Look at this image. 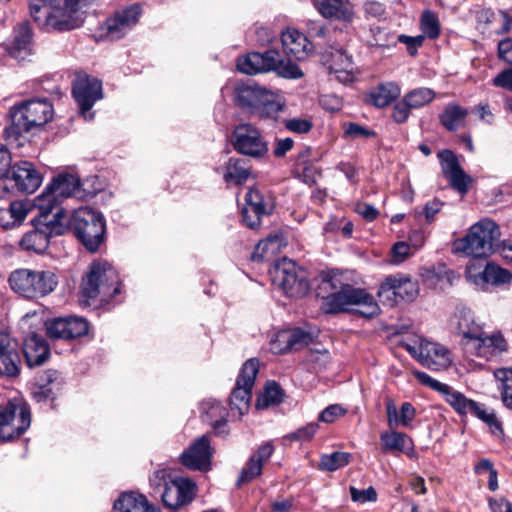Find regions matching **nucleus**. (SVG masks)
I'll return each instance as SVG.
<instances>
[{
  "mask_svg": "<svg viewBox=\"0 0 512 512\" xmlns=\"http://www.w3.org/2000/svg\"><path fill=\"white\" fill-rule=\"evenodd\" d=\"M50 204L51 200L45 197L35 202V209L38 210V215L32 220L35 229L25 233L20 240L19 244L23 250L44 253L52 236L63 235L68 230L70 220L65 210L51 214L48 212Z\"/></svg>",
  "mask_w": 512,
  "mask_h": 512,
  "instance_id": "1",
  "label": "nucleus"
},
{
  "mask_svg": "<svg viewBox=\"0 0 512 512\" xmlns=\"http://www.w3.org/2000/svg\"><path fill=\"white\" fill-rule=\"evenodd\" d=\"M323 286L325 289L333 290L324 298L321 306L327 314L348 311L354 306L357 307L356 311L364 317H373L379 312V306L372 295L363 289L341 283L336 275L324 280Z\"/></svg>",
  "mask_w": 512,
  "mask_h": 512,
  "instance_id": "2",
  "label": "nucleus"
},
{
  "mask_svg": "<svg viewBox=\"0 0 512 512\" xmlns=\"http://www.w3.org/2000/svg\"><path fill=\"white\" fill-rule=\"evenodd\" d=\"M80 0H30V15L46 31H68L80 26Z\"/></svg>",
  "mask_w": 512,
  "mask_h": 512,
  "instance_id": "3",
  "label": "nucleus"
},
{
  "mask_svg": "<svg viewBox=\"0 0 512 512\" xmlns=\"http://www.w3.org/2000/svg\"><path fill=\"white\" fill-rule=\"evenodd\" d=\"M413 374L420 383L439 392L444 397L445 401L458 414L466 415L471 413L485 424H487L492 433L497 434L502 432L501 424L498 421L495 413L488 412L483 404L468 399L461 392L453 389L451 386L445 383L432 378L425 372L415 371Z\"/></svg>",
  "mask_w": 512,
  "mask_h": 512,
  "instance_id": "4",
  "label": "nucleus"
},
{
  "mask_svg": "<svg viewBox=\"0 0 512 512\" xmlns=\"http://www.w3.org/2000/svg\"><path fill=\"white\" fill-rule=\"evenodd\" d=\"M119 276L115 268L105 260L92 262L81 283V303L90 305V300L101 297L108 301L120 292Z\"/></svg>",
  "mask_w": 512,
  "mask_h": 512,
  "instance_id": "5",
  "label": "nucleus"
},
{
  "mask_svg": "<svg viewBox=\"0 0 512 512\" xmlns=\"http://www.w3.org/2000/svg\"><path fill=\"white\" fill-rule=\"evenodd\" d=\"M11 125L5 129L8 140H18L33 128L45 125L53 117L52 105L44 99H34L15 105L10 110Z\"/></svg>",
  "mask_w": 512,
  "mask_h": 512,
  "instance_id": "6",
  "label": "nucleus"
},
{
  "mask_svg": "<svg viewBox=\"0 0 512 512\" xmlns=\"http://www.w3.org/2000/svg\"><path fill=\"white\" fill-rule=\"evenodd\" d=\"M499 236L498 226L489 219H482L472 225L464 237L454 241L453 250L473 258H484L492 253Z\"/></svg>",
  "mask_w": 512,
  "mask_h": 512,
  "instance_id": "7",
  "label": "nucleus"
},
{
  "mask_svg": "<svg viewBox=\"0 0 512 512\" xmlns=\"http://www.w3.org/2000/svg\"><path fill=\"white\" fill-rule=\"evenodd\" d=\"M237 68L240 72L254 75L268 71H275L284 78L297 79L303 73L297 64L285 60L276 50H268L264 53H249L237 60Z\"/></svg>",
  "mask_w": 512,
  "mask_h": 512,
  "instance_id": "8",
  "label": "nucleus"
},
{
  "mask_svg": "<svg viewBox=\"0 0 512 512\" xmlns=\"http://www.w3.org/2000/svg\"><path fill=\"white\" fill-rule=\"evenodd\" d=\"M11 289L28 299L44 297L53 292L58 278L52 271L17 269L8 279Z\"/></svg>",
  "mask_w": 512,
  "mask_h": 512,
  "instance_id": "9",
  "label": "nucleus"
},
{
  "mask_svg": "<svg viewBox=\"0 0 512 512\" xmlns=\"http://www.w3.org/2000/svg\"><path fill=\"white\" fill-rule=\"evenodd\" d=\"M150 483L156 488L163 487L161 493L163 505L173 511L189 504L195 495V484L182 477L172 478L168 470L160 469L150 477Z\"/></svg>",
  "mask_w": 512,
  "mask_h": 512,
  "instance_id": "10",
  "label": "nucleus"
},
{
  "mask_svg": "<svg viewBox=\"0 0 512 512\" xmlns=\"http://www.w3.org/2000/svg\"><path fill=\"white\" fill-rule=\"evenodd\" d=\"M67 213L70 223L77 238L91 252L98 250L104 241L105 221L101 213L88 208L81 207L73 212Z\"/></svg>",
  "mask_w": 512,
  "mask_h": 512,
  "instance_id": "11",
  "label": "nucleus"
},
{
  "mask_svg": "<svg viewBox=\"0 0 512 512\" xmlns=\"http://www.w3.org/2000/svg\"><path fill=\"white\" fill-rule=\"evenodd\" d=\"M234 101L238 106L249 109L260 117H270L282 109L271 92L250 82L236 84Z\"/></svg>",
  "mask_w": 512,
  "mask_h": 512,
  "instance_id": "12",
  "label": "nucleus"
},
{
  "mask_svg": "<svg viewBox=\"0 0 512 512\" xmlns=\"http://www.w3.org/2000/svg\"><path fill=\"white\" fill-rule=\"evenodd\" d=\"M406 351L423 367L440 371L452 363L451 352L442 344L415 336L403 344Z\"/></svg>",
  "mask_w": 512,
  "mask_h": 512,
  "instance_id": "13",
  "label": "nucleus"
},
{
  "mask_svg": "<svg viewBox=\"0 0 512 512\" xmlns=\"http://www.w3.org/2000/svg\"><path fill=\"white\" fill-rule=\"evenodd\" d=\"M274 285L280 287L290 297H302L309 291L305 272L293 260L283 258L270 270Z\"/></svg>",
  "mask_w": 512,
  "mask_h": 512,
  "instance_id": "14",
  "label": "nucleus"
},
{
  "mask_svg": "<svg viewBox=\"0 0 512 512\" xmlns=\"http://www.w3.org/2000/svg\"><path fill=\"white\" fill-rule=\"evenodd\" d=\"M30 424V409L24 401L14 399L5 407H0V440L9 441L19 437Z\"/></svg>",
  "mask_w": 512,
  "mask_h": 512,
  "instance_id": "15",
  "label": "nucleus"
},
{
  "mask_svg": "<svg viewBox=\"0 0 512 512\" xmlns=\"http://www.w3.org/2000/svg\"><path fill=\"white\" fill-rule=\"evenodd\" d=\"M259 370V361L255 358L247 360L240 371L230 397L232 410H237L239 416H243L249 409L252 388Z\"/></svg>",
  "mask_w": 512,
  "mask_h": 512,
  "instance_id": "16",
  "label": "nucleus"
},
{
  "mask_svg": "<svg viewBox=\"0 0 512 512\" xmlns=\"http://www.w3.org/2000/svg\"><path fill=\"white\" fill-rule=\"evenodd\" d=\"M231 143L239 154L252 158H262L268 153L265 138L255 126L248 123L235 127Z\"/></svg>",
  "mask_w": 512,
  "mask_h": 512,
  "instance_id": "17",
  "label": "nucleus"
},
{
  "mask_svg": "<svg viewBox=\"0 0 512 512\" xmlns=\"http://www.w3.org/2000/svg\"><path fill=\"white\" fill-rule=\"evenodd\" d=\"M464 345L467 354L487 361L498 357L508 348V344L500 332L488 335L482 330L471 339L466 340Z\"/></svg>",
  "mask_w": 512,
  "mask_h": 512,
  "instance_id": "18",
  "label": "nucleus"
},
{
  "mask_svg": "<svg viewBox=\"0 0 512 512\" xmlns=\"http://www.w3.org/2000/svg\"><path fill=\"white\" fill-rule=\"evenodd\" d=\"M419 293L417 281L404 274L390 275L381 283L378 295L395 303L412 301Z\"/></svg>",
  "mask_w": 512,
  "mask_h": 512,
  "instance_id": "19",
  "label": "nucleus"
},
{
  "mask_svg": "<svg viewBox=\"0 0 512 512\" xmlns=\"http://www.w3.org/2000/svg\"><path fill=\"white\" fill-rule=\"evenodd\" d=\"M73 96L85 120H91V108L97 100L103 97L102 83L88 75H78L73 86Z\"/></svg>",
  "mask_w": 512,
  "mask_h": 512,
  "instance_id": "20",
  "label": "nucleus"
},
{
  "mask_svg": "<svg viewBox=\"0 0 512 512\" xmlns=\"http://www.w3.org/2000/svg\"><path fill=\"white\" fill-rule=\"evenodd\" d=\"M274 208V201L259 189L252 188L245 195V206L242 209L243 222L251 229L260 225L262 216L269 215Z\"/></svg>",
  "mask_w": 512,
  "mask_h": 512,
  "instance_id": "21",
  "label": "nucleus"
},
{
  "mask_svg": "<svg viewBox=\"0 0 512 512\" xmlns=\"http://www.w3.org/2000/svg\"><path fill=\"white\" fill-rule=\"evenodd\" d=\"M80 190L79 179L71 174L58 175L45 190L35 198V202L43 197L51 200L48 212L53 214L58 210H64L59 205V198L77 196Z\"/></svg>",
  "mask_w": 512,
  "mask_h": 512,
  "instance_id": "22",
  "label": "nucleus"
},
{
  "mask_svg": "<svg viewBox=\"0 0 512 512\" xmlns=\"http://www.w3.org/2000/svg\"><path fill=\"white\" fill-rule=\"evenodd\" d=\"M465 277L467 281L478 288L485 285L494 286L509 284L512 280V272L495 264H487L483 270L477 269L475 263H469L466 267Z\"/></svg>",
  "mask_w": 512,
  "mask_h": 512,
  "instance_id": "23",
  "label": "nucleus"
},
{
  "mask_svg": "<svg viewBox=\"0 0 512 512\" xmlns=\"http://www.w3.org/2000/svg\"><path fill=\"white\" fill-rule=\"evenodd\" d=\"M141 14L142 7L139 4H132L107 19L105 22L107 37L111 40H117L123 37L138 23Z\"/></svg>",
  "mask_w": 512,
  "mask_h": 512,
  "instance_id": "24",
  "label": "nucleus"
},
{
  "mask_svg": "<svg viewBox=\"0 0 512 512\" xmlns=\"http://www.w3.org/2000/svg\"><path fill=\"white\" fill-rule=\"evenodd\" d=\"M50 338L70 340L88 333V323L80 317L58 318L46 323Z\"/></svg>",
  "mask_w": 512,
  "mask_h": 512,
  "instance_id": "25",
  "label": "nucleus"
},
{
  "mask_svg": "<svg viewBox=\"0 0 512 512\" xmlns=\"http://www.w3.org/2000/svg\"><path fill=\"white\" fill-rule=\"evenodd\" d=\"M212 450L207 436L198 438L189 449L180 455L181 463L192 470L207 471L210 469Z\"/></svg>",
  "mask_w": 512,
  "mask_h": 512,
  "instance_id": "26",
  "label": "nucleus"
},
{
  "mask_svg": "<svg viewBox=\"0 0 512 512\" xmlns=\"http://www.w3.org/2000/svg\"><path fill=\"white\" fill-rule=\"evenodd\" d=\"M7 177L15 183L20 192L33 193L42 183L40 173L28 161H21L12 166Z\"/></svg>",
  "mask_w": 512,
  "mask_h": 512,
  "instance_id": "27",
  "label": "nucleus"
},
{
  "mask_svg": "<svg viewBox=\"0 0 512 512\" xmlns=\"http://www.w3.org/2000/svg\"><path fill=\"white\" fill-rule=\"evenodd\" d=\"M443 174L449 179L452 187L460 193H466L470 177L460 167L455 154L450 150L438 153Z\"/></svg>",
  "mask_w": 512,
  "mask_h": 512,
  "instance_id": "28",
  "label": "nucleus"
},
{
  "mask_svg": "<svg viewBox=\"0 0 512 512\" xmlns=\"http://www.w3.org/2000/svg\"><path fill=\"white\" fill-rule=\"evenodd\" d=\"M329 73L341 83H350L354 79V63L352 56L344 49L331 48L327 59Z\"/></svg>",
  "mask_w": 512,
  "mask_h": 512,
  "instance_id": "29",
  "label": "nucleus"
},
{
  "mask_svg": "<svg viewBox=\"0 0 512 512\" xmlns=\"http://www.w3.org/2000/svg\"><path fill=\"white\" fill-rule=\"evenodd\" d=\"M284 52L290 58L301 61L312 51V44L307 37L296 29H287L281 37ZM291 62L292 60L289 59Z\"/></svg>",
  "mask_w": 512,
  "mask_h": 512,
  "instance_id": "30",
  "label": "nucleus"
},
{
  "mask_svg": "<svg viewBox=\"0 0 512 512\" xmlns=\"http://www.w3.org/2000/svg\"><path fill=\"white\" fill-rule=\"evenodd\" d=\"M319 13L327 19L351 23L355 13L349 0H315Z\"/></svg>",
  "mask_w": 512,
  "mask_h": 512,
  "instance_id": "31",
  "label": "nucleus"
},
{
  "mask_svg": "<svg viewBox=\"0 0 512 512\" xmlns=\"http://www.w3.org/2000/svg\"><path fill=\"white\" fill-rule=\"evenodd\" d=\"M310 340V334L301 329L281 330L271 340L270 349L275 354H281L307 345Z\"/></svg>",
  "mask_w": 512,
  "mask_h": 512,
  "instance_id": "32",
  "label": "nucleus"
},
{
  "mask_svg": "<svg viewBox=\"0 0 512 512\" xmlns=\"http://www.w3.org/2000/svg\"><path fill=\"white\" fill-rule=\"evenodd\" d=\"M33 209L35 199L11 202L9 207L0 208V226L6 230L20 226Z\"/></svg>",
  "mask_w": 512,
  "mask_h": 512,
  "instance_id": "33",
  "label": "nucleus"
},
{
  "mask_svg": "<svg viewBox=\"0 0 512 512\" xmlns=\"http://www.w3.org/2000/svg\"><path fill=\"white\" fill-rule=\"evenodd\" d=\"M274 452V447L271 443H266L259 447V449L249 458L245 467L242 469L238 478L237 484L251 482L258 477L262 472L263 464L266 463Z\"/></svg>",
  "mask_w": 512,
  "mask_h": 512,
  "instance_id": "34",
  "label": "nucleus"
},
{
  "mask_svg": "<svg viewBox=\"0 0 512 512\" xmlns=\"http://www.w3.org/2000/svg\"><path fill=\"white\" fill-rule=\"evenodd\" d=\"M23 352L29 367L42 365L50 354L45 340L35 333H31L26 337Z\"/></svg>",
  "mask_w": 512,
  "mask_h": 512,
  "instance_id": "35",
  "label": "nucleus"
},
{
  "mask_svg": "<svg viewBox=\"0 0 512 512\" xmlns=\"http://www.w3.org/2000/svg\"><path fill=\"white\" fill-rule=\"evenodd\" d=\"M386 414L387 422L391 429H396L399 426L409 428L416 416V410L411 403L404 402L401 405L400 412H398L394 401L388 399L386 401Z\"/></svg>",
  "mask_w": 512,
  "mask_h": 512,
  "instance_id": "36",
  "label": "nucleus"
},
{
  "mask_svg": "<svg viewBox=\"0 0 512 512\" xmlns=\"http://www.w3.org/2000/svg\"><path fill=\"white\" fill-rule=\"evenodd\" d=\"M117 512H161L159 508L149 504L146 497L133 492L123 493L114 503Z\"/></svg>",
  "mask_w": 512,
  "mask_h": 512,
  "instance_id": "37",
  "label": "nucleus"
},
{
  "mask_svg": "<svg viewBox=\"0 0 512 512\" xmlns=\"http://www.w3.org/2000/svg\"><path fill=\"white\" fill-rule=\"evenodd\" d=\"M451 325L463 335L466 340L471 339L481 331V326L474 320L472 311L464 306L458 307L451 318Z\"/></svg>",
  "mask_w": 512,
  "mask_h": 512,
  "instance_id": "38",
  "label": "nucleus"
},
{
  "mask_svg": "<svg viewBox=\"0 0 512 512\" xmlns=\"http://www.w3.org/2000/svg\"><path fill=\"white\" fill-rule=\"evenodd\" d=\"M400 93L401 89L396 83H382L371 89L368 94V101L374 106L382 108L398 98Z\"/></svg>",
  "mask_w": 512,
  "mask_h": 512,
  "instance_id": "39",
  "label": "nucleus"
},
{
  "mask_svg": "<svg viewBox=\"0 0 512 512\" xmlns=\"http://www.w3.org/2000/svg\"><path fill=\"white\" fill-rule=\"evenodd\" d=\"M204 421L211 424L215 430H220L226 423L227 410L215 399H208L201 404Z\"/></svg>",
  "mask_w": 512,
  "mask_h": 512,
  "instance_id": "40",
  "label": "nucleus"
},
{
  "mask_svg": "<svg viewBox=\"0 0 512 512\" xmlns=\"http://www.w3.org/2000/svg\"><path fill=\"white\" fill-rule=\"evenodd\" d=\"M250 170L251 167L246 160L230 158L226 164L223 177L227 183L241 184L248 179Z\"/></svg>",
  "mask_w": 512,
  "mask_h": 512,
  "instance_id": "41",
  "label": "nucleus"
},
{
  "mask_svg": "<svg viewBox=\"0 0 512 512\" xmlns=\"http://www.w3.org/2000/svg\"><path fill=\"white\" fill-rule=\"evenodd\" d=\"M21 370V357L17 346L0 353V375L8 378L17 377Z\"/></svg>",
  "mask_w": 512,
  "mask_h": 512,
  "instance_id": "42",
  "label": "nucleus"
},
{
  "mask_svg": "<svg viewBox=\"0 0 512 512\" xmlns=\"http://www.w3.org/2000/svg\"><path fill=\"white\" fill-rule=\"evenodd\" d=\"M380 439L386 451H405L412 448V440L405 433L392 431L381 434Z\"/></svg>",
  "mask_w": 512,
  "mask_h": 512,
  "instance_id": "43",
  "label": "nucleus"
},
{
  "mask_svg": "<svg viewBox=\"0 0 512 512\" xmlns=\"http://www.w3.org/2000/svg\"><path fill=\"white\" fill-rule=\"evenodd\" d=\"M467 110L456 104L448 105L442 113L441 123L450 131H454L463 125L467 116Z\"/></svg>",
  "mask_w": 512,
  "mask_h": 512,
  "instance_id": "44",
  "label": "nucleus"
},
{
  "mask_svg": "<svg viewBox=\"0 0 512 512\" xmlns=\"http://www.w3.org/2000/svg\"><path fill=\"white\" fill-rule=\"evenodd\" d=\"M31 42V30L27 23L18 25L14 30L13 42L10 48L12 56L18 58L23 50L28 48Z\"/></svg>",
  "mask_w": 512,
  "mask_h": 512,
  "instance_id": "45",
  "label": "nucleus"
},
{
  "mask_svg": "<svg viewBox=\"0 0 512 512\" xmlns=\"http://www.w3.org/2000/svg\"><path fill=\"white\" fill-rule=\"evenodd\" d=\"M281 246V237L279 235H270L266 239L259 241L257 244L254 253L252 254V259L255 260H263L267 258L269 255H274L279 251Z\"/></svg>",
  "mask_w": 512,
  "mask_h": 512,
  "instance_id": "46",
  "label": "nucleus"
},
{
  "mask_svg": "<svg viewBox=\"0 0 512 512\" xmlns=\"http://www.w3.org/2000/svg\"><path fill=\"white\" fill-rule=\"evenodd\" d=\"M404 98L411 108L419 109L435 98V92L427 87H419L406 93Z\"/></svg>",
  "mask_w": 512,
  "mask_h": 512,
  "instance_id": "47",
  "label": "nucleus"
},
{
  "mask_svg": "<svg viewBox=\"0 0 512 512\" xmlns=\"http://www.w3.org/2000/svg\"><path fill=\"white\" fill-rule=\"evenodd\" d=\"M351 455L347 452L336 451L321 456L319 467L325 471H335L350 462Z\"/></svg>",
  "mask_w": 512,
  "mask_h": 512,
  "instance_id": "48",
  "label": "nucleus"
},
{
  "mask_svg": "<svg viewBox=\"0 0 512 512\" xmlns=\"http://www.w3.org/2000/svg\"><path fill=\"white\" fill-rule=\"evenodd\" d=\"M282 401V390L275 382H269L264 392L258 397L256 407L265 409L271 405H276Z\"/></svg>",
  "mask_w": 512,
  "mask_h": 512,
  "instance_id": "49",
  "label": "nucleus"
},
{
  "mask_svg": "<svg viewBox=\"0 0 512 512\" xmlns=\"http://www.w3.org/2000/svg\"><path fill=\"white\" fill-rule=\"evenodd\" d=\"M494 375L502 383L501 399L504 406L512 409V370L498 369L494 372Z\"/></svg>",
  "mask_w": 512,
  "mask_h": 512,
  "instance_id": "50",
  "label": "nucleus"
},
{
  "mask_svg": "<svg viewBox=\"0 0 512 512\" xmlns=\"http://www.w3.org/2000/svg\"><path fill=\"white\" fill-rule=\"evenodd\" d=\"M421 29L425 36L435 39L440 34V24L437 16L431 11H425L421 17Z\"/></svg>",
  "mask_w": 512,
  "mask_h": 512,
  "instance_id": "51",
  "label": "nucleus"
},
{
  "mask_svg": "<svg viewBox=\"0 0 512 512\" xmlns=\"http://www.w3.org/2000/svg\"><path fill=\"white\" fill-rule=\"evenodd\" d=\"M452 272L448 269H446L445 266L441 265L438 267H432L424 269L421 273V276L423 280L431 286L437 285L438 282L443 281L446 279L447 281H450V276Z\"/></svg>",
  "mask_w": 512,
  "mask_h": 512,
  "instance_id": "52",
  "label": "nucleus"
},
{
  "mask_svg": "<svg viewBox=\"0 0 512 512\" xmlns=\"http://www.w3.org/2000/svg\"><path fill=\"white\" fill-rule=\"evenodd\" d=\"M56 376V372L48 373V384L40 385L33 393L34 398L40 402L46 399H53L55 396V390L59 389V385L54 383L53 377Z\"/></svg>",
  "mask_w": 512,
  "mask_h": 512,
  "instance_id": "53",
  "label": "nucleus"
},
{
  "mask_svg": "<svg viewBox=\"0 0 512 512\" xmlns=\"http://www.w3.org/2000/svg\"><path fill=\"white\" fill-rule=\"evenodd\" d=\"M344 135L350 139L374 137L375 132L358 123L350 122L344 124Z\"/></svg>",
  "mask_w": 512,
  "mask_h": 512,
  "instance_id": "54",
  "label": "nucleus"
},
{
  "mask_svg": "<svg viewBox=\"0 0 512 512\" xmlns=\"http://www.w3.org/2000/svg\"><path fill=\"white\" fill-rule=\"evenodd\" d=\"M349 490L351 499L354 502L363 504L366 502H375L377 500V493L373 487H368L367 489L359 490L354 486H351Z\"/></svg>",
  "mask_w": 512,
  "mask_h": 512,
  "instance_id": "55",
  "label": "nucleus"
},
{
  "mask_svg": "<svg viewBox=\"0 0 512 512\" xmlns=\"http://www.w3.org/2000/svg\"><path fill=\"white\" fill-rule=\"evenodd\" d=\"M347 410L339 404H332L326 407L318 417L320 422L333 423L338 418L344 416Z\"/></svg>",
  "mask_w": 512,
  "mask_h": 512,
  "instance_id": "56",
  "label": "nucleus"
},
{
  "mask_svg": "<svg viewBox=\"0 0 512 512\" xmlns=\"http://www.w3.org/2000/svg\"><path fill=\"white\" fill-rule=\"evenodd\" d=\"M285 127L293 133L306 134L312 129L313 123L306 118H292L285 121Z\"/></svg>",
  "mask_w": 512,
  "mask_h": 512,
  "instance_id": "57",
  "label": "nucleus"
},
{
  "mask_svg": "<svg viewBox=\"0 0 512 512\" xmlns=\"http://www.w3.org/2000/svg\"><path fill=\"white\" fill-rule=\"evenodd\" d=\"M392 262L402 263L410 256V246L406 242H397L391 249Z\"/></svg>",
  "mask_w": 512,
  "mask_h": 512,
  "instance_id": "58",
  "label": "nucleus"
},
{
  "mask_svg": "<svg viewBox=\"0 0 512 512\" xmlns=\"http://www.w3.org/2000/svg\"><path fill=\"white\" fill-rule=\"evenodd\" d=\"M425 36L418 35L416 37H411L407 35H400L398 37L399 42L405 44L407 46V50L410 55H415L417 53V49L423 44Z\"/></svg>",
  "mask_w": 512,
  "mask_h": 512,
  "instance_id": "59",
  "label": "nucleus"
},
{
  "mask_svg": "<svg viewBox=\"0 0 512 512\" xmlns=\"http://www.w3.org/2000/svg\"><path fill=\"white\" fill-rule=\"evenodd\" d=\"M318 429L316 423H309L306 426L298 429L296 432L290 434L289 438L293 440L306 441L310 440Z\"/></svg>",
  "mask_w": 512,
  "mask_h": 512,
  "instance_id": "60",
  "label": "nucleus"
},
{
  "mask_svg": "<svg viewBox=\"0 0 512 512\" xmlns=\"http://www.w3.org/2000/svg\"><path fill=\"white\" fill-rule=\"evenodd\" d=\"M411 109L412 108L406 103L405 98L403 97L402 101L394 106L392 113L393 119L397 123L405 122L410 114Z\"/></svg>",
  "mask_w": 512,
  "mask_h": 512,
  "instance_id": "61",
  "label": "nucleus"
},
{
  "mask_svg": "<svg viewBox=\"0 0 512 512\" xmlns=\"http://www.w3.org/2000/svg\"><path fill=\"white\" fill-rule=\"evenodd\" d=\"M489 507L492 512H512V503L503 497L490 498Z\"/></svg>",
  "mask_w": 512,
  "mask_h": 512,
  "instance_id": "62",
  "label": "nucleus"
},
{
  "mask_svg": "<svg viewBox=\"0 0 512 512\" xmlns=\"http://www.w3.org/2000/svg\"><path fill=\"white\" fill-rule=\"evenodd\" d=\"M493 84L497 87L505 88L512 91V69L504 70L494 79Z\"/></svg>",
  "mask_w": 512,
  "mask_h": 512,
  "instance_id": "63",
  "label": "nucleus"
},
{
  "mask_svg": "<svg viewBox=\"0 0 512 512\" xmlns=\"http://www.w3.org/2000/svg\"><path fill=\"white\" fill-rule=\"evenodd\" d=\"M499 57L508 63H512V38H507L498 44Z\"/></svg>",
  "mask_w": 512,
  "mask_h": 512,
  "instance_id": "64",
  "label": "nucleus"
}]
</instances>
